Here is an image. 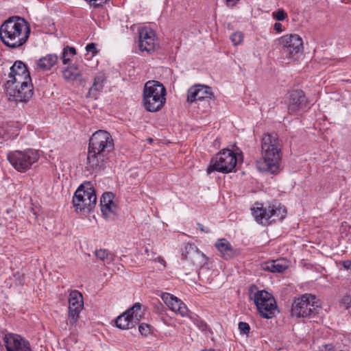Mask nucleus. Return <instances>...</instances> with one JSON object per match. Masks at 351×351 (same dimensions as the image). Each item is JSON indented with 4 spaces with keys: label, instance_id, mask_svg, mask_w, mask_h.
Returning <instances> with one entry per match:
<instances>
[{
    "label": "nucleus",
    "instance_id": "nucleus-10",
    "mask_svg": "<svg viewBox=\"0 0 351 351\" xmlns=\"http://www.w3.org/2000/svg\"><path fill=\"white\" fill-rule=\"evenodd\" d=\"M280 43L282 53L289 61L296 60L303 52V41L298 34L285 35Z\"/></svg>",
    "mask_w": 351,
    "mask_h": 351
},
{
    "label": "nucleus",
    "instance_id": "nucleus-8",
    "mask_svg": "<svg viewBox=\"0 0 351 351\" xmlns=\"http://www.w3.org/2000/svg\"><path fill=\"white\" fill-rule=\"evenodd\" d=\"M39 158L37 150L27 149L24 151H14L8 154V160L19 171H25Z\"/></svg>",
    "mask_w": 351,
    "mask_h": 351
},
{
    "label": "nucleus",
    "instance_id": "nucleus-42",
    "mask_svg": "<svg viewBox=\"0 0 351 351\" xmlns=\"http://www.w3.org/2000/svg\"><path fill=\"white\" fill-rule=\"evenodd\" d=\"M274 29L276 32L280 33L283 31V26L280 23H276L274 25Z\"/></svg>",
    "mask_w": 351,
    "mask_h": 351
},
{
    "label": "nucleus",
    "instance_id": "nucleus-13",
    "mask_svg": "<svg viewBox=\"0 0 351 351\" xmlns=\"http://www.w3.org/2000/svg\"><path fill=\"white\" fill-rule=\"evenodd\" d=\"M3 339L7 351H32L29 342L19 335L7 333Z\"/></svg>",
    "mask_w": 351,
    "mask_h": 351
},
{
    "label": "nucleus",
    "instance_id": "nucleus-16",
    "mask_svg": "<svg viewBox=\"0 0 351 351\" xmlns=\"http://www.w3.org/2000/svg\"><path fill=\"white\" fill-rule=\"evenodd\" d=\"M69 322L74 324L77 321L84 306L82 293L78 291H72L69 294Z\"/></svg>",
    "mask_w": 351,
    "mask_h": 351
},
{
    "label": "nucleus",
    "instance_id": "nucleus-5",
    "mask_svg": "<svg viewBox=\"0 0 351 351\" xmlns=\"http://www.w3.org/2000/svg\"><path fill=\"white\" fill-rule=\"evenodd\" d=\"M97 196L90 182L81 184L73 197V204L77 213H90L95 207Z\"/></svg>",
    "mask_w": 351,
    "mask_h": 351
},
{
    "label": "nucleus",
    "instance_id": "nucleus-34",
    "mask_svg": "<svg viewBox=\"0 0 351 351\" xmlns=\"http://www.w3.org/2000/svg\"><path fill=\"white\" fill-rule=\"evenodd\" d=\"M351 304V295H346L340 300V305L348 309Z\"/></svg>",
    "mask_w": 351,
    "mask_h": 351
},
{
    "label": "nucleus",
    "instance_id": "nucleus-11",
    "mask_svg": "<svg viewBox=\"0 0 351 351\" xmlns=\"http://www.w3.org/2000/svg\"><path fill=\"white\" fill-rule=\"evenodd\" d=\"M251 299L257 307L261 315L264 318H271L276 310L275 299L271 294L265 290L258 291Z\"/></svg>",
    "mask_w": 351,
    "mask_h": 351
},
{
    "label": "nucleus",
    "instance_id": "nucleus-14",
    "mask_svg": "<svg viewBox=\"0 0 351 351\" xmlns=\"http://www.w3.org/2000/svg\"><path fill=\"white\" fill-rule=\"evenodd\" d=\"M28 89L23 86H5L8 100L15 102H27L32 98L34 93L33 86H27Z\"/></svg>",
    "mask_w": 351,
    "mask_h": 351
},
{
    "label": "nucleus",
    "instance_id": "nucleus-9",
    "mask_svg": "<svg viewBox=\"0 0 351 351\" xmlns=\"http://www.w3.org/2000/svg\"><path fill=\"white\" fill-rule=\"evenodd\" d=\"M237 159L235 153L232 150L223 149L216 155L207 169L208 173L213 171L222 173L231 172L236 167Z\"/></svg>",
    "mask_w": 351,
    "mask_h": 351
},
{
    "label": "nucleus",
    "instance_id": "nucleus-41",
    "mask_svg": "<svg viewBox=\"0 0 351 351\" xmlns=\"http://www.w3.org/2000/svg\"><path fill=\"white\" fill-rule=\"evenodd\" d=\"M346 270L351 271V260H345L339 263Z\"/></svg>",
    "mask_w": 351,
    "mask_h": 351
},
{
    "label": "nucleus",
    "instance_id": "nucleus-22",
    "mask_svg": "<svg viewBox=\"0 0 351 351\" xmlns=\"http://www.w3.org/2000/svg\"><path fill=\"white\" fill-rule=\"evenodd\" d=\"M114 194L110 192L104 193L100 199L101 210L104 215L116 212L117 205L113 202Z\"/></svg>",
    "mask_w": 351,
    "mask_h": 351
},
{
    "label": "nucleus",
    "instance_id": "nucleus-17",
    "mask_svg": "<svg viewBox=\"0 0 351 351\" xmlns=\"http://www.w3.org/2000/svg\"><path fill=\"white\" fill-rule=\"evenodd\" d=\"M182 258L191 261L197 267H203L207 262V257L194 244L187 243L182 253Z\"/></svg>",
    "mask_w": 351,
    "mask_h": 351
},
{
    "label": "nucleus",
    "instance_id": "nucleus-25",
    "mask_svg": "<svg viewBox=\"0 0 351 351\" xmlns=\"http://www.w3.org/2000/svg\"><path fill=\"white\" fill-rule=\"evenodd\" d=\"M58 60L56 54H48L40 58L36 62L37 66L43 71H49L54 66Z\"/></svg>",
    "mask_w": 351,
    "mask_h": 351
},
{
    "label": "nucleus",
    "instance_id": "nucleus-47",
    "mask_svg": "<svg viewBox=\"0 0 351 351\" xmlns=\"http://www.w3.org/2000/svg\"><path fill=\"white\" fill-rule=\"evenodd\" d=\"M339 351H343V350H340Z\"/></svg>",
    "mask_w": 351,
    "mask_h": 351
},
{
    "label": "nucleus",
    "instance_id": "nucleus-4",
    "mask_svg": "<svg viewBox=\"0 0 351 351\" xmlns=\"http://www.w3.org/2000/svg\"><path fill=\"white\" fill-rule=\"evenodd\" d=\"M166 88L158 81L149 80L144 86L143 104L149 112L160 110L166 101Z\"/></svg>",
    "mask_w": 351,
    "mask_h": 351
},
{
    "label": "nucleus",
    "instance_id": "nucleus-18",
    "mask_svg": "<svg viewBox=\"0 0 351 351\" xmlns=\"http://www.w3.org/2000/svg\"><path fill=\"white\" fill-rule=\"evenodd\" d=\"M307 105V99L304 93L301 90H295L291 93L288 104L289 114H295L304 110Z\"/></svg>",
    "mask_w": 351,
    "mask_h": 351
},
{
    "label": "nucleus",
    "instance_id": "nucleus-37",
    "mask_svg": "<svg viewBox=\"0 0 351 351\" xmlns=\"http://www.w3.org/2000/svg\"><path fill=\"white\" fill-rule=\"evenodd\" d=\"M90 3V5L94 8H97L107 1V0H85Z\"/></svg>",
    "mask_w": 351,
    "mask_h": 351
},
{
    "label": "nucleus",
    "instance_id": "nucleus-2",
    "mask_svg": "<svg viewBox=\"0 0 351 351\" xmlns=\"http://www.w3.org/2000/svg\"><path fill=\"white\" fill-rule=\"evenodd\" d=\"M263 158L256 161V167L260 171H267L272 174L279 172L282 159L281 146L276 133H267L261 141Z\"/></svg>",
    "mask_w": 351,
    "mask_h": 351
},
{
    "label": "nucleus",
    "instance_id": "nucleus-26",
    "mask_svg": "<svg viewBox=\"0 0 351 351\" xmlns=\"http://www.w3.org/2000/svg\"><path fill=\"white\" fill-rule=\"evenodd\" d=\"M82 75V71L75 65L72 64L69 66L62 71V76L66 81H75Z\"/></svg>",
    "mask_w": 351,
    "mask_h": 351
},
{
    "label": "nucleus",
    "instance_id": "nucleus-32",
    "mask_svg": "<svg viewBox=\"0 0 351 351\" xmlns=\"http://www.w3.org/2000/svg\"><path fill=\"white\" fill-rule=\"evenodd\" d=\"M145 253L147 255V258L149 260L158 261L161 263H165V261L162 257L158 256L157 258H156V253L153 251H150L147 247L145 248Z\"/></svg>",
    "mask_w": 351,
    "mask_h": 351
},
{
    "label": "nucleus",
    "instance_id": "nucleus-15",
    "mask_svg": "<svg viewBox=\"0 0 351 351\" xmlns=\"http://www.w3.org/2000/svg\"><path fill=\"white\" fill-rule=\"evenodd\" d=\"M213 97L211 88L202 84H195L189 88L187 91V102H193L208 100Z\"/></svg>",
    "mask_w": 351,
    "mask_h": 351
},
{
    "label": "nucleus",
    "instance_id": "nucleus-29",
    "mask_svg": "<svg viewBox=\"0 0 351 351\" xmlns=\"http://www.w3.org/2000/svg\"><path fill=\"white\" fill-rule=\"evenodd\" d=\"M95 254L96 257L102 261L104 264H110L114 259V255L107 250H96Z\"/></svg>",
    "mask_w": 351,
    "mask_h": 351
},
{
    "label": "nucleus",
    "instance_id": "nucleus-27",
    "mask_svg": "<svg viewBox=\"0 0 351 351\" xmlns=\"http://www.w3.org/2000/svg\"><path fill=\"white\" fill-rule=\"evenodd\" d=\"M287 268V266L286 265L280 263L278 261H272L271 262L266 263L263 267L265 270H267L273 273L283 272Z\"/></svg>",
    "mask_w": 351,
    "mask_h": 351
},
{
    "label": "nucleus",
    "instance_id": "nucleus-40",
    "mask_svg": "<svg viewBox=\"0 0 351 351\" xmlns=\"http://www.w3.org/2000/svg\"><path fill=\"white\" fill-rule=\"evenodd\" d=\"M199 329L207 336H208L209 333H211V331L208 328V326L205 323H201L199 325Z\"/></svg>",
    "mask_w": 351,
    "mask_h": 351
},
{
    "label": "nucleus",
    "instance_id": "nucleus-35",
    "mask_svg": "<svg viewBox=\"0 0 351 351\" xmlns=\"http://www.w3.org/2000/svg\"><path fill=\"white\" fill-rule=\"evenodd\" d=\"M239 329L241 332H242L243 334L247 335L250 332V327L247 323L243 322H240L239 323Z\"/></svg>",
    "mask_w": 351,
    "mask_h": 351
},
{
    "label": "nucleus",
    "instance_id": "nucleus-31",
    "mask_svg": "<svg viewBox=\"0 0 351 351\" xmlns=\"http://www.w3.org/2000/svg\"><path fill=\"white\" fill-rule=\"evenodd\" d=\"M230 40L234 45L241 44L243 40V34L241 32H237L230 36Z\"/></svg>",
    "mask_w": 351,
    "mask_h": 351
},
{
    "label": "nucleus",
    "instance_id": "nucleus-1",
    "mask_svg": "<svg viewBox=\"0 0 351 351\" xmlns=\"http://www.w3.org/2000/svg\"><path fill=\"white\" fill-rule=\"evenodd\" d=\"M114 149V141L110 134L106 130H98L89 139L86 169L98 171L103 169Z\"/></svg>",
    "mask_w": 351,
    "mask_h": 351
},
{
    "label": "nucleus",
    "instance_id": "nucleus-33",
    "mask_svg": "<svg viewBox=\"0 0 351 351\" xmlns=\"http://www.w3.org/2000/svg\"><path fill=\"white\" fill-rule=\"evenodd\" d=\"M272 16L276 21H283L287 16V14L283 10L278 9L272 13Z\"/></svg>",
    "mask_w": 351,
    "mask_h": 351
},
{
    "label": "nucleus",
    "instance_id": "nucleus-45",
    "mask_svg": "<svg viewBox=\"0 0 351 351\" xmlns=\"http://www.w3.org/2000/svg\"><path fill=\"white\" fill-rule=\"evenodd\" d=\"M201 351H215V350H214V349H209V350L204 349V350H202Z\"/></svg>",
    "mask_w": 351,
    "mask_h": 351
},
{
    "label": "nucleus",
    "instance_id": "nucleus-44",
    "mask_svg": "<svg viewBox=\"0 0 351 351\" xmlns=\"http://www.w3.org/2000/svg\"><path fill=\"white\" fill-rule=\"evenodd\" d=\"M228 3H232L234 5L238 0H226Z\"/></svg>",
    "mask_w": 351,
    "mask_h": 351
},
{
    "label": "nucleus",
    "instance_id": "nucleus-6",
    "mask_svg": "<svg viewBox=\"0 0 351 351\" xmlns=\"http://www.w3.org/2000/svg\"><path fill=\"white\" fill-rule=\"evenodd\" d=\"M320 307L321 302L315 295L306 293L294 300L291 314L297 317H309Z\"/></svg>",
    "mask_w": 351,
    "mask_h": 351
},
{
    "label": "nucleus",
    "instance_id": "nucleus-7",
    "mask_svg": "<svg viewBox=\"0 0 351 351\" xmlns=\"http://www.w3.org/2000/svg\"><path fill=\"white\" fill-rule=\"evenodd\" d=\"M255 220L263 225H267L271 221L282 220L287 214V209L281 204H273L267 208L257 206L252 209Z\"/></svg>",
    "mask_w": 351,
    "mask_h": 351
},
{
    "label": "nucleus",
    "instance_id": "nucleus-21",
    "mask_svg": "<svg viewBox=\"0 0 351 351\" xmlns=\"http://www.w3.org/2000/svg\"><path fill=\"white\" fill-rule=\"evenodd\" d=\"M106 81V75L104 73H98L94 77L93 85L87 93V97L97 99L98 95L102 92Z\"/></svg>",
    "mask_w": 351,
    "mask_h": 351
},
{
    "label": "nucleus",
    "instance_id": "nucleus-19",
    "mask_svg": "<svg viewBox=\"0 0 351 351\" xmlns=\"http://www.w3.org/2000/svg\"><path fill=\"white\" fill-rule=\"evenodd\" d=\"M156 43L155 34L151 29L143 28L139 32V47L142 51L152 53L155 50Z\"/></svg>",
    "mask_w": 351,
    "mask_h": 351
},
{
    "label": "nucleus",
    "instance_id": "nucleus-43",
    "mask_svg": "<svg viewBox=\"0 0 351 351\" xmlns=\"http://www.w3.org/2000/svg\"><path fill=\"white\" fill-rule=\"evenodd\" d=\"M197 226L200 230V231L203 232H205V233H208L210 232V230L208 228H205L204 226L201 224V223H197Z\"/></svg>",
    "mask_w": 351,
    "mask_h": 351
},
{
    "label": "nucleus",
    "instance_id": "nucleus-24",
    "mask_svg": "<svg viewBox=\"0 0 351 351\" xmlns=\"http://www.w3.org/2000/svg\"><path fill=\"white\" fill-rule=\"evenodd\" d=\"M215 247L225 259H228L234 255L230 242L225 239H218L215 243Z\"/></svg>",
    "mask_w": 351,
    "mask_h": 351
},
{
    "label": "nucleus",
    "instance_id": "nucleus-46",
    "mask_svg": "<svg viewBox=\"0 0 351 351\" xmlns=\"http://www.w3.org/2000/svg\"><path fill=\"white\" fill-rule=\"evenodd\" d=\"M350 232L351 233V227L350 228Z\"/></svg>",
    "mask_w": 351,
    "mask_h": 351
},
{
    "label": "nucleus",
    "instance_id": "nucleus-20",
    "mask_svg": "<svg viewBox=\"0 0 351 351\" xmlns=\"http://www.w3.org/2000/svg\"><path fill=\"white\" fill-rule=\"evenodd\" d=\"M162 300L167 306L174 312H176L184 317L187 315L188 309L185 304L178 298L169 293L162 294Z\"/></svg>",
    "mask_w": 351,
    "mask_h": 351
},
{
    "label": "nucleus",
    "instance_id": "nucleus-28",
    "mask_svg": "<svg viewBox=\"0 0 351 351\" xmlns=\"http://www.w3.org/2000/svg\"><path fill=\"white\" fill-rule=\"evenodd\" d=\"M24 73H29L26 65L22 61L16 60L10 67V71L8 75H21L24 74Z\"/></svg>",
    "mask_w": 351,
    "mask_h": 351
},
{
    "label": "nucleus",
    "instance_id": "nucleus-39",
    "mask_svg": "<svg viewBox=\"0 0 351 351\" xmlns=\"http://www.w3.org/2000/svg\"><path fill=\"white\" fill-rule=\"evenodd\" d=\"M86 50L88 52H91L93 56H95L97 53V51L95 47V45L93 43H89L86 45Z\"/></svg>",
    "mask_w": 351,
    "mask_h": 351
},
{
    "label": "nucleus",
    "instance_id": "nucleus-3",
    "mask_svg": "<svg viewBox=\"0 0 351 351\" xmlns=\"http://www.w3.org/2000/svg\"><path fill=\"white\" fill-rule=\"evenodd\" d=\"M30 34L29 23L19 16H12L0 27V38L8 47L14 49L23 45Z\"/></svg>",
    "mask_w": 351,
    "mask_h": 351
},
{
    "label": "nucleus",
    "instance_id": "nucleus-30",
    "mask_svg": "<svg viewBox=\"0 0 351 351\" xmlns=\"http://www.w3.org/2000/svg\"><path fill=\"white\" fill-rule=\"evenodd\" d=\"M76 50L74 47H64L62 51V60L63 64H66L71 60V58L75 56Z\"/></svg>",
    "mask_w": 351,
    "mask_h": 351
},
{
    "label": "nucleus",
    "instance_id": "nucleus-36",
    "mask_svg": "<svg viewBox=\"0 0 351 351\" xmlns=\"http://www.w3.org/2000/svg\"><path fill=\"white\" fill-rule=\"evenodd\" d=\"M138 330L142 335L147 336L149 333V326L147 324H141L138 326Z\"/></svg>",
    "mask_w": 351,
    "mask_h": 351
},
{
    "label": "nucleus",
    "instance_id": "nucleus-38",
    "mask_svg": "<svg viewBox=\"0 0 351 351\" xmlns=\"http://www.w3.org/2000/svg\"><path fill=\"white\" fill-rule=\"evenodd\" d=\"M334 346L331 343L322 345L319 347V351H334Z\"/></svg>",
    "mask_w": 351,
    "mask_h": 351
},
{
    "label": "nucleus",
    "instance_id": "nucleus-23",
    "mask_svg": "<svg viewBox=\"0 0 351 351\" xmlns=\"http://www.w3.org/2000/svg\"><path fill=\"white\" fill-rule=\"evenodd\" d=\"M23 86L28 89L27 86H33L32 79L29 73H24V74L16 75H8V80L6 82L5 86Z\"/></svg>",
    "mask_w": 351,
    "mask_h": 351
},
{
    "label": "nucleus",
    "instance_id": "nucleus-12",
    "mask_svg": "<svg viewBox=\"0 0 351 351\" xmlns=\"http://www.w3.org/2000/svg\"><path fill=\"white\" fill-rule=\"evenodd\" d=\"M143 315L142 305L139 302H136L116 319V326L123 330L133 328L138 324Z\"/></svg>",
    "mask_w": 351,
    "mask_h": 351
}]
</instances>
